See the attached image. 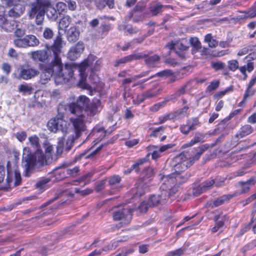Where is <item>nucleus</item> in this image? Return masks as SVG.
<instances>
[{"label": "nucleus", "instance_id": "nucleus-44", "mask_svg": "<svg viewBox=\"0 0 256 256\" xmlns=\"http://www.w3.org/2000/svg\"><path fill=\"white\" fill-rule=\"evenodd\" d=\"M187 124H188L192 130H194L196 129V127L200 125L198 119L196 118L188 120Z\"/></svg>", "mask_w": 256, "mask_h": 256}, {"label": "nucleus", "instance_id": "nucleus-5", "mask_svg": "<svg viewBox=\"0 0 256 256\" xmlns=\"http://www.w3.org/2000/svg\"><path fill=\"white\" fill-rule=\"evenodd\" d=\"M96 58L94 55H90L79 66V70L81 78L79 81L78 85L84 89L90 90L91 88V86L86 82L84 72L86 68L88 66H92V73H93L94 71L98 70L102 64V61L100 60H97L94 62V61Z\"/></svg>", "mask_w": 256, "mask_h": 256}, {"label": "nucleus", "instance_id": "nucleus-17", "mask_svg": "<svg viewBox=\"0 0 256 256\" xmlns=\"http://www.w3.org/2000/svg\"><path fill=\"white\" fill-rule=\"evenodd\" d=\"M164 8V5L162 4L160 2H152L150 4L148 14L152 16H156L162 12Z\"/></svg>", "mask_w": 256, "mask_h": 256}, {"label": "nucleus", "instance_id": "nucleus-58", "mask_svg": "<svg viewBox=\"0 0 256 256\" xmlns=\"http://www.w3.org/2000/svg\"><path fill=\"white\" fill-rule=\"evenodd\" d=\"M180 130L184 134H188L189 132L192 130L188 124H187L181 125L180 126Z\"/></svg>", "mask_w": 256, "mask_h": 256}, {"label": "nucleus", "instance_id": "nucleus-38", "mask_svg": "<svg viewBox=\"0 0 256 256\" xmlns=\"http://www.w3.org/2000/svg\"><path fill=\"white\" fill-rule=\"evenodd\" d=\"M247 18H254L256 17V2L253 6L247 11L244 12Z\"/></svg>", "mask_w": 256, "mask_h": 256}, {"label": "nucleus", "instance_id": "nucleus-53", "mask_svg": "<svg viewBox=\"0 0 256 256\" xmlns=\"http://www.w3.org/2000/svg\"><path fill=\"white\" fill-rule=\"evenodd\" d=\"M145 38H146L145 36H143L142 38H140L134 39L132 42H129L127 44H126L122 48V50H128V48L129 47H130L131 46L132 44L134 43H136V42H138V43L142 42L144 40Z\"/></svg>", "mask_w": 256, "mask_h": 256}, {"label": "nucleus", "instance_id": "nucleus-41", "mask_svg": "<svg viewBox=\"0 0 256 256\" xmlns=\"http://www.w3.org/2000/svg\"><path fill=\"white\" fill-rule=\"evenodd\" d=\"M178 191V188L176 186H173L172 188L170 189L169 192H168V202H170L172 200H174L176 198L175 194H176V192Z\"/></svg>", "mask_w": 256, "mask_h": 256}, {"label": "nucleus", "instance_id": "nucleus-46", "mask_svg": "<svg viewBox=\"0 0 256 256\" xmlns=\"http://www.w3.org/2000/svg\"><path fill=\"white\" fill-rule=\"evenodd\" d=\"M148 148L152 150H153V149H156L154 150L152 153V156L154 160H156L161 156V152L160 151L159 149H158L157 146H152L148 147Z\"/></svg>", "mask_w": 256, "mask_h": 256}, {"label": "nucleus", "instance_id": "nucleus-25", "mask_svg": "<svg viewBox=\"0 0 256 256\" xmlns=\"http://www.w3.org/2000/svg\"><path fill=\"white\" fill-rule=\"evenodd\" d=\"M80 32L76 28H71L68 32V40L70 42H75L79 38Z\"/></svg>", "mask_w": 256, "mask_h": 256}, {"label": "nucleus", "instance_id": "nucleus-4", "mask_svg": "<svg viewBox=\"0 0 256 256\" xmlns=\"http://www.w3.org/2000/svg\"><path fill=\"white\" fill-rule=\"evenodd\" d=\"M34 148L36 151L33 153V170L41 171L44 166L52 162V158L50 160L43 152L39 144V138L36 136H33Z\"/></svg>", "mask_w": 256, "mask_h": 256}, {"label": "nucleus", "instance_id": "nucleus-64", "mask_svg": "<svg viewBox=\"0 0 256 256\" xmlns=\"http://www.w3.org/2000/svg\"><path fill=\"white\" fill-rule=\"evenodd\" d=\"M148 207L149 206L147 202H143L140 204V206L138 207V208L140 212H146L147 211Z\"/></svg>", "mask_w": 256, "mask_h": 256}, {"label": "nucleus", "instance_id": "nucleus-48", "mask_svg": "<svg viewBox=\"0 0 256 256\" xmlns=\"http://www.w3.org/2000/svg\"><path fill=\"white\" fill-rule=\"evenodd\" d=\"M232 90V88L231 87L228 88L226 90L220 91L216 93L214 95V98L216 99H219L224 96L225 94H226L228 92H230Z\"/></svg>", "mask_w": 256, "mask_h": 256}, {"label": "nucleus", "instance_id": "nucleus-19", "mask_svg": "<svg viewBox=\"0 0 256 256\" xmlns=\"http://www.w3.org/2000/svg\"><path fill=\"white\" fill-rule=\"evenodd\" d=\"M160 59V56L158 54H146L144 62L148 66L154 68L159 64Z\"/></svg>", "mask_w": 256, "mask_h": 256}, {"label": "nucleus", "instance_id": "nucleus-37", "mask_svg": "<svg viewBox=\"0 0 256 256\" xmlns=\"http://www.w3.org/2000/svg\"><path fill=\"white\" fill-rule=\"evenodd\" d=\"M142 177L144 178H150L154 174V170L152 168L146 167L143 169L142 167Z\"/></svg>", "mask_w": 256, "mask_h": 256}, {"label": "nucleus", "instance_id": "nucleus-36", "mask_svg": "<svg viewBox=\"0 0 256 256\" xmlns=\"http://www.w3.org/2000/svg\"><path fill=\"white\" fill-rule=\"evenodd\" d=\"M71 22V18L68 16H64L59 23V27L62 29L67 28Z\"/></svg>", "mask_w": 256, "mask_h": 256}, {"label": "nucleus", "instance_id": "nucleus-15", "mask_svg": "<svg viewBox=\"0 0 256 256\" xmlns=\"http://www.w3.org/2000/svg\"><path fill=\"white\" fill-rule=\"evenodd\" d=\"M10 162H8L7 163V181L8 184L14 182L15 186L20 184L21 181V177L20 172L15 170L14 172L10 170Z\"/></svg>", "mask_w": 256, "mask_h": 256}, {"label": "nucleus", "instance_id": "nucleus-33", "mask_svg": "<svg viewBox=\"0 0 256 256\" xmlns=\"http://www.w3.org/2000/svg\"><path fill=\"white\" fill-rule=\"evenodd\" d=\"M240 184L242 185V192H246L250 190V186L253 185L254 184V178L248 180L246 182H240Z\"/></svg>", "mask_w": 256, "mask_h": 256}, {"label": "nucleus", "instance_id": "nucleus-1", "mask_svg": "<svg viewBox=\"0 0 256 256\" xmlns=\"http://www.w3.org/2000/svg\"><path fill=\"white\" fill-rule=\"evenodd\" d=\"M101 109L99 100L94 101L90 104V100L84 96H80L76 102L68 104V110L72 114L69 118L70 123L76 138L86 130V122L89 120L88 117L94 116Z\"/></svg>", "mask_w": 256, "mask_h": 256}, {"label": "nucleus", "instance_id": "nucleus-3", "mask_svg": "<svg viewBox=\"0 0 256 256\" xmlns=\"http://www.w3.org/2000/svg\"><path fill=\"white\" fill-rule=\"evenodd\" d=\"M209 148L208 144H203L196 149V154L192 156H190L188 153H182L175 158L177 162L175 166L176 170H186L192 166L195 161L199 160L201 155Z\"/></svg>", "mask_w": 256, "mask_h": 256}, {"label": "nucleus", "instance_id": "nucleus-56", "mask_svg": "<svg viewBox=\"0 0 256 256\" xmlns=\"http://www.w3.org/2000/svg\"><path fill=\"white\" fill-rule=\"evenodd\" d=\"M130 57V61L136 60H140L144 58L145 60L146 54L140 53L138 54H134L129 55Z\"/></svg>", "mask_w": 256, "mask_h": 256}, {"label": "nucleus", "instance_id": "nucleus-27", "mask_svg": "<svg viewBox=\"0 0 256 256\" xmlns=\"http://www.w3.org/2000/svg\"><path fill=\"white\" fill-rule=\"evenodd\" d=\"M174 96H170V97L166 98L164 100L160 102L157 103L150 108V110L152 112H156L159 110L166 106L167 102L170 100L174 99Z\"/></svg>", "mask_w": 256, "mask_h": 256}, {"label": "nucleus", "instance_id": "nucleus-57", "mask_svg": "<svg viewBox=\"0 0 256 256\" xmlns=\"http://www.w3.org/2000/svg\"><path fill=\"white\" fill-rule=\"evenodd\" d=\"M121 180V178L118 176H114L110 178L109 180V184L110 185H114L118 184Z\"/></svg>", "mask_w": 256, "mask_h": 256}, {"label": "nucleus", "instance_id": "nucleus-18", "mask_svg": "<svg viewBox=\"0 0 256 256\" xmlns=\"http://www.w3.org/2000/svg\"><path fill=\"white\" fill-rule=\"evenodd\" d=\"M186 44V40H182L176 42H171L168 43L166 44V46L170 50H185L188 48V46H187Z\"/></svg>", "mask_w": 256, "mask_h": 256}, {"label": "nucleus", "instance_id": "nucleus-35", "mask_svg": "<svg viewBox=\"0 0 256 256\" xmlns=\"http://www.w3.org/2000/svg\"><path fill=\"white\" fill-rule=\"evenodd\" d=\"M230 198V196L226 195H224L218 198L213 202L212 208L217 207L222 204L226 201L228 200Z\"/></svg>", "mask_w": 256, "mask_h": 256}, {"label": "nucleus", "instance_id": "nucleus-16", "mask_svg": "<svg viewBox=\"0 0 256 256\" xmlns=\"http://www.w3.org/2000/svg\"><path fill=\"white\" fill-rule=\"evenodd\" d=\"M18 70L19 71L18 76H16V74H14L15 78L18 79L27 80L32 78V68L28 64L20 66Z\"/></svg>", "mask_w": 256, "mask_h": 256}, {"label": "nucleus", "instance_id": "nucleus-60", "mask_svg": "<svg viewBox=\"0 0 256 256\" xmlns=\"http://www.w3.org/2000/svg\"><path fill=\"white\" fill-rule=\"evenodd\" d=\"M250 166H244L242 168L239 170L237 172L234 173V176H240L247 172L245 170L246 168H249Z\"/></svg>", "mask_w": 256, "mask_h": 256}, {"label": "nucleus", "instance_id": "nucleus-49", "mask_svg": "<svg viewBox=\"0 0 256 256\" xmlns=\"http://www.w3.org/2000/svg\"><path fill=\"white\" fill-rule=\"evenodd\" d=\"M144 94L146 99H148L158 96L160 94V92L159 90H148L144 92Z\"/></svg>", "mask_w": 256, "mask_h": 256}, {"label": "nucleus", "instance_id": "nucleus-7", "mask_svg": "<svg viewBox=\"0 0 256 256\" xmlns=\"http://www.w3.org/2000/svg\"><path fill=\"white\" fill-rule=\"evenodd\" d=\"M176 166V164L174 165ZM175 172L170 175L164 176L162 179L164 180V185L167 186V187L172 186V185L176 184V183H182L185 182L188 178L186 174H184L181 172L185 170H176L174 166Z\"/></svg>", "mask_w": 256, "mask_h": 256}, {"label": "nucleus", "instance_id": "nucleus-22", "mask_svg": "<svg viewBox=\"0 0 256 256\" xmlns=\"http://www.w3.org/2000/svg\"><path fill=\"white\" fill-rule=\"evenodd\" d=\"M253 131L252 127L250 125L246 124L241 127L238 133L236 134V136L242 138L250 134Z\"/></svg>", "mask_w": 256, "mask_h": 256}, {"label": "nucleus", "instance_id": "nucleus-54", "mask_svg": "<svg viewBox=\"0 0 256 256\" xmlns=\"http://www.w3.org/2000/svg\"><path fill=\"white\" fill-rule=\"evenodd\" d=\"M43 36L46 39H52L54 36L53 31L50 28H47L44 32Z\"/></svg>", "mask_w": 256, "mask_h": 256}, {"label": "nucleus", "instance_id": "nucleus-20", "mask_svg": "<svg viewBox=\"0 0 256 256\" xmlns=\"http://www.w3.org/2000/svg\"><path fill=\"white\" fill-rule=\"evenodd\" d=\"M214 184V182L213 180H206L201 184L198 188L195 190L194 193L196 194H200L209 189Z\"/></svg>", "mask_w": 256, "mask_h": 256}, {"label": "nucleus", "instance_id": "nucleus-62", "mask_svg": "<svg viewBox=\"0 0 256 256\" xmlns=\"http://www.w3.org/2000/svg\"><path fill=\"white\" fill-rule=\"evenodd\" d=\"M80 170L78 167H74L72 169H68L66 170L68 174L72 176H76L78 172H79Z\"/></svg>", "mask_w": 256, "mask_h": 256}, {"label": "nucleus", "instance_id": "nucleus-10", "mask_svg": "<svg viewBox=\"0 0 256 256\" xmlns=\"http://www.w3.org/2000/svg\"><path fill=\"white\" fill-rule=\"evenodd\" d=\"M22 163L24 168L26 176H30L32 172V154L29 148H24Z\"/></svg>", "mask_w": 256, "mask_h": 256}, {"label": "nucleus", "instance_id": "nucleus-11", "mask_svg": "<svg viewBox=\"0 0 256 256\" xmlns=\"http://www.w3.org/2000/svg\"><path fill=\"white\" fill-rule=\"evenodd\" d=\"M168 197L166 190H163L160 195L150 196L146 202L149 207H153L159 204L163 205L168 202Z\"/></svg>", "mask_w": 256, "mask_h": 256}, {"label": "nucleus", "instance_id": "nucleus-28", "mask_svg": "<svg viewBox=\"0 0 256 256\" xmlns=\"http://www.w3.org/2000/svg\"><path fill=\"white\" fill-rule=\"evenodd\" d=\"M216 220L217 222L216 226L211 230L212 232L213 233L217 232L220 228H222L224 226V222L227 219L226 216H223L221 218L218 216Z\"/></svg>", "mask_w": 256, "mask_h": 256}, {"label": "nucleus", "instance_id": "nucleus-40", "mask_svg": "<svg viewBox=\"0 0 256 256\" xmlns=\"http://www.w3.org/2000/svg\"><path fill=\"white\" fill-rule=\"evenodd\" d=\"M186 250L185 248H180L174 250L169 252L165 256H182Z\"/></svg>", "mask_w": 256, "mask_h": 256}, {"label": "nucleus", "instance_id": "nucleus-23", "mask_svg": "<svg viewBox=\"0 0 256 256\" xmlns=\"http://www.w3.org/2000/svg\"><path fill=\"white\" fill-rule=\"evenodd\" d=\"M204 136L203 134L200 132H196V133L194 138L190 142L185 144L183 146V147L184 148L190 147L197 143L202 142L204 141Z\"/></svg>", "mask_w": 256, "mask_h": 256}, {"label": "nucleus", "instance_id": "nucleus-9", "mask_svg": "<svg viewBox=\"0 0 256 256\" xmlns=\"http://www.w3.org/2000/svg\"><path fill=\"white\" fill-rule=\"evenodd\" d=\"M64 44L62 36L59 32L54 40L53 44L50 46V50L53 52L54 60L52 61L60 64V58L59 56L62 52V48Z\"/></svg>", "mask_w": 256, "mask_h": 256}, {"label": "nucleus", "instance_id": "nucleus-61", "mask_svg": "<svg viewBox=\"0 0 256 256\" xmlns=\"http://www.w3.org/2000/svg\"><path fill=\"white\" fill-rule=\"evenodd\" d=\"M212 67L216 70L223 69L224 64L222 62H216L212 64Z\"/></svg>", "mask_w": 256, "mask_h": 256}, {"label": "nucleus", "instance_id": "nucleus-29", "mask_svg": "<svg viewBox=\"0 0 256 256\" xmlns=\"http://www.w3.org/2000/svg\"><path fill=\"white\" fill-rule=\"evenodd\" d=\"M147 161L146 158H142L138 160L132 166L130 170H128L130 173L132 170H134L136 172H139L142 168V166Z\"/></svg>", "mask_w": 256, "mask_h": 256}, {"label": "nucleus", "instance_id": "nucleus-13", "mask_svg": "<svg viewBox=\"0 0 256 256\" xmlns=\"http://www.w3.org/2000/svg\"><path fill=\"white\" fill-rule=\"evenodd\" d=\"M52 179L49 178H42L38 181L35 184L34 195L33 199L38 198L36 195L42 194L50 187L49 183Z\"/></svg>", "mask_w": 256, "mask_h": 256}, {"label": "nucleus", "instance_id": "nucleus-42", "mask_svg": "<svg viewBox=\"0 0 256 256\" xmlns=\"http://www.w3.org/2000/svg\"><path fill=\"white\" fill-rule=\"evenodd\" d=\"M138 10V7L136 6L134 10V12H135L133 18V21L135 22H138L142 21L145 18V16L144 14L136 13V12Z\"/></svg>", "mask_w": 256, "mask_h": 256}, {"label": "nucleus", "instance_id": "nucleus-2", "mask_svg": "<svg viewBox=\"0 0 256 256\" xmlns=\"http://www.w3.org/2000/svg\"><path fill=\"white\" fill-rule=\"evenodd\" d=\"M52 68L46 70L48 74L46 78H50L52 74H56V81L60 83H66L70 80L73 76L74 72L76 69L79 70V66H74L71 64L65 65L64 68L62 67L61 60L60 64L52 62Z\"/></svg>", "mask_w": 256, "mask_h": 256}, {"label": "nucleus", "instance_id": "nucleus-32", "mask_svg": "<svg viewBox=\"0 0 256 256\" xmlns=\"http://www.w3.org/2000/svg\"><path fill=\"white\" fill-rule=\"evenodd\" d=\"M48 58L46 52L44 50H38L33 52V59L43 62Z\"/></svg>", "mask_w": 256, "mask_h": 256}, {"label": "nucleus", "instance_id": "nucleus-14", "mask_svg": "<svg viewBox=\"0 0 256 256\" xmlns=\"http://www.w3.org/2000/svg\"><path fill=\"white\" fill-rule=\"evenodd\" d=\"M84 49V44L82 42H78L76 45L72 46L69 50L68 54V58L72 60H74L80 54L83 52Z\"/></svg>", "mask_w": 256, "mask_h": 256}, {"label": "nucleus", "instance_id": "nucleus-6", "mask_svg": "<svg viewBox=\"0 0 256 256\" xmlns=\"http://www.w3.org/2000/svg\"><path fill=\"white\" fill-rule=\"evenodd\" d=\"M112 218L115 221H120L122 226L128 224L132 218V210L127 206L114 207L112 209Z\"/></svg>", "mask_w": 256, "mask_h": 256}, {"label": "nucleus", "instance_id": "nucleus-26", "mask_svg": "<svg viewBox=\"0 0 256 256\" xmlns=\"http://www.w3.org/2000/svg\"><path fill=\"white\" fill-rule=\"evenodd\" d=\"M43 4H46V15L48 17L52 20H56V18L58 17V13L56 12V10L55 8L51 7L48 6V2H43Z\"/></svg>", "mask_w": 256, "mask_h": 256}, {"label": "nucleus", "instance_id": "nucleus-63", "mask_svg": "<svg viewBox=\"0 0 256 256\" xmlns=\"http://www.w3.org/2000/svg\"><path fill=\"white\" fill-rule=\"evenodd\" d=\"M188 110V106H184L182 109L178 110L176 112H174V114H176V116H181V115H186L187 112Z\"/></svg>", "mask_w": 256, "mask_h": 256}, {"label": "nucleus", "instance_id": "nucleus-39", "mask_svg": "<svg viewBox=\"0 0 256 256\" xmlns=\"http://www.w3.org/2000/svg\"><path fill=\"white\" fill-rule=\"evenodd\" d=\"M32 88L31 86L26 84H21L19 86L18 91L22 92L24 94H30Z\"/></svg>", "mask_w": 256, "mask_h": 256}, {"label": "nucleus", "instance_id": "nucleus-43", "mask_svg": "<svg viewBox=\"0 0 256 256\" xmlns=\"http://www.w3.org/2000/svg\"><path fill=\"white\" fill-rule=\"evenodd\" d=\"M62 166L60 168H56L54 170V174L56 176V180L58 181L62 180L64 177V170L62 169Z\"/></svg>", "mask_w": 256, "mask_h": 256}, {"label": "nucleus", "instance_id": "nucleus-45", "mask_svg": "<svg viewBox=\"0 0 256 256\" xmlns=\"http://www.w3.org/2000/svg\"><path fill=\"white\" fill-rule=\"evenodd\" d=\"M100 30L102 34L106 36V34H107L108 32L110 30L111 24H106L104 22L101 24L100 27Z\"/></svg>", "mask_w": 256, "mask_h": 256}, {"label": "nucleus", "instance_id": "nucleus-8", "mask_svg": "<svg viewBox=\"0 0 256 256\" xmlns=\"http://www.w3.org/2000/svg\"><path fill=\"white\" fill-rule=\"evenodd\" d=\"M67 124V122L64 119L63 116L59 114L48 121V127L52 132H56L58 131H61L64 133L68 129Z\"/></svg>", "mask_w": 256, "mask_h": 256}, {"label": "nucleus", "instance_id": "nucleus-12", "mask_svg": "<svg viewBox=\"0 0 256 256\" xmlns=\"http://www.w3.org/2000/svg\"><path fill=\"white\" fill-rule=\"evenodd\" d=\"M46 4H43L42 0H38V4L33 8V14H38L36 22L38 25H41L44 21Z\"/></svg>", "mask_w": 256, "mask_h": 256}, {"label": "nucleus", "instance_id": "nucleus-51", "mask_svg": "<svg viewBox=\"0 0 256 256\" xmlns=\"http://www.w3.org/2000/svg\"><path fill=\"white\" fill-rule=\"evenodd\" d=\"M220 85L218 80H214L210 82V84L206 88V92H212L215 90Z\"/></svg>", "mask_w": 256, "mask_h": 256}, {"label": "nucleus", "instance_id": "nucleus-34", "mask_svg": "<svg viewBox=\"0 0 256 256\" xmlns=\"http://www.w3.org/2000/svg\"><path fill=\"white\" fill-rule=\"evenodd\" d=\"M176 116V114L174 113H170L166 115L160 116L158 118L159 122L156 123V124H162L168 120H171L174 119Z\"/></svg>", "mask_w": 256, "mask_h": 256}, {"label": "nucleus", "instance_id": "nucleus-52", "mask_svg": "<svg viewBox=\"0 0 256 256\" xmlns=\"http://www.w3.org/2000/svg\"><path fill=\"white\" fill-rule=\"evenodd\" d=\"M44 148L45 149L46 152V156L48 158L50 159V156H51V152L53 150L52 146L49 143H47L46 141V142L44 143Z\"/></svg>", "mask_w": 256, "mask_h": 256}, {"label": "nucleus", "instance_id": "nucleus-47", "mask_svg": "<svg viewBox=\"0 0 256 256\" xmlns=\"http://www.w3.org/2000/svg\"><path fill=\"white\" fill-rule=\"evenodd\" d=\"M238 62L236 60H231L228 62V68L230 70L234 72L238 68Z\"/></svg>", "mask_w": 256, "mask_h": 256}, {"label": "nucleus", "instance_id": "nucleus-50", "mask_svg": "<svg viewBox=\"0 0 256 256\" xmlns=\"http://www.w3.org/2000/svg\"><path fill=\"white\" fill-rule=\"evenodd\" d=\"M131 62L130 61V56H124V58H122L118 60L115 62L114 66H120L121 64H126V62Z\"/></svg>", "mask_w": 256, "mask_h": 256}, {"label": "nucleus", "instance_id": "nucleus-59", "mask_svg": "<svg viewBox=\"0 0 256 256\" xmlns=\"http://www.w3.org/2000/svg\"><path fill=\"white\" fill-rule=\"evenodd\" d=\"M186 86H184L181 87L180 89L177 90L174 94H172V96H174V98L180 96L181 95L184 94L186 92Z\"/></svg>", "mask_w": 256, "mask_h": 256}, {"label": "nucleus", "instance_id": "nucleus-24", "mask_svg": "<svg viewBox=\"0 0 256 256\" xmlns=\"http://www.w3.org/2000/svg\"><path fill=\"white\" fill-rule=\"evenodd\" d=\"M31 36H27L22 39H16L14 40V44L18 48H26L30 46V40Z\"/></svg>", "mask_w": 256, "mask_h": 256}, {"label": "nucleus", "instance_id": "nucleus-21", "mask_svg": "<svg viewBox=\"0 0 256 256\" xmlns=\"http://www.w3.org/2000/svg\"><path fill=\"white\" fill-rule=\"evenodd\" d=\"M106 131L104 130L103 127L96 126L94 127L91 133L88 136V138L96 136L98 137V139L100 138L98 141L101 140L106 135Z\"/></svg>", "mask_w": 256, "mask_h": 256}, {"label": "nucleus", "instance_id": "nucleus-31", "mask_svg": "<svg viewBox=\"0 0 256 256\" xmlns=\"http://www.w3.org/2000/svg\"><path fill=\"white\" fill-rule=\"evenodd\" d=\"M204 42L208 43V46L211 48H216L218 44V41L213 38L211 34H207L205 36Z\"/></svg>", "mask_w": 256, "mask_h": 256}, {"label": "nucleus", "instance_id": "nucleus-30", "mask_svg": "<svg viewBox=\"0 0 256 256\" xmlns=\"http://www.w3.org/2000/svg\"><path fill=\"white\" fill-rule=\"evenodd\" d=\"M172 75V71L169 70H166L162 71H161L159 72L156 73V74L150 76V78L142 80V82H140V84H143L148 80L155 78L156 76H160V77H168Z\"/></svg>", "mask_w": 256, "mask_h": 256}, {"label": "nucleus", "instance_id": "nucleus-55", "mask_svg": "<svg viewBox=\"0 0 256 256\" xmlns=\"http://www.w3.org/2000/svg\"><path fill=\"white\" fill-rule=\"evenodd\" d=\"M64 2L68 4V9L70 10H74L76 8V2L72 0H64Z\"/></svg>", "mask_w": 256, "mask_h": 256}]
</instances>
